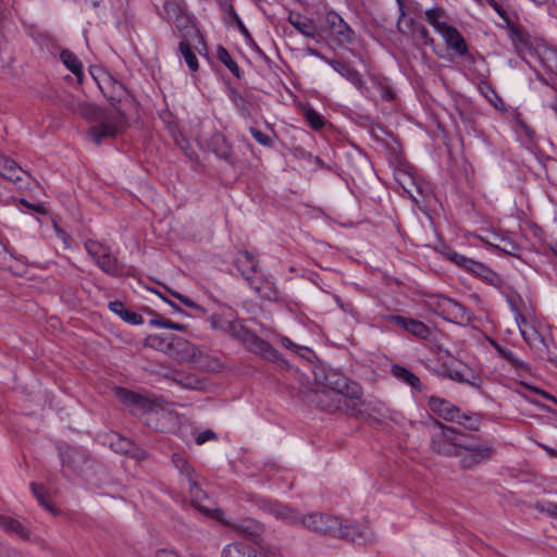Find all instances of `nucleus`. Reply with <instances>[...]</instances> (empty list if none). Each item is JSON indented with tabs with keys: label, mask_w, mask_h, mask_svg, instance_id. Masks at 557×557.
<instances>
[{
	"label": "nucleus",
	"mask_w": 557,
	"mask_h": 557,
	"mask_svg": "<svg viewBox=\"0 0 557 557\" xmlns=\"http://www.w3.org/2000/svg\"><path fill=\"white\" fill-rule=\"evenodd\" d=\"M113 92L108 99L113 110H102L95 106H79L85 117L95 123L89 133L96 144L102 138L115 137L126 127L127 121L121 108V102L127 97V91L122 83L113 82Z\"/></svg>",
	"instance_id": "nucleus-1"
},
{
	"label": "nucleus",
	"mask_w": 557,
	"mask_h": 557,
	"mask_svg": "<svg viewBox=\"0 0 557 557\" xmlns=\"http://www.w3.org/2000/svg\"><path fill=\"white\" fill-rule=\"evenodd\" d=\"M281 520L288 523H300L312 532L346 539L352 542L362 539L363 535L357 525H343L337 517L322 512H311L301 516L288 507H281Z\"/></svg>",
	"instance_id": "nucleus-2"
},
{
	"label": "nucleus",
	"mask_w": 557,
	"mask_h": 557,
	"mask_svg": "<svg viewBox=\"0 0 557 557\" xmlns=\"http://www.w3.org/2000/svg\"><path fill=\"white\" fill-rule=\"evenodd\" d=\"M302 375L298 377L299 386L293 385L294 389H297L298 394L304 397L305 400L314 404L322 410L334 412V411H344V412H352L357 410L358 405L350 403L348 399L341 396L338 393H335L325 387L321 389H309L305 386L302 382Z\"/></svg>",
	"instance_id": "nucleus-3"
},
{
	"label": "nucleus",
	"mask_w": 557,
	"mask_h": 557,
	"mask_svg": "<svg viewBox=\"0 0 557 557\" xmlns=\"http://www.w3.org/2000/svg\"><path fill=\"white\" fill-rule=\"evenodd\" d=\"M494 447L491 442L466 433L459 451V467L465 470L472 469L492 458Z\"/></svg>",
	"instance_id": "nucleus-4"
},
{
	"label": "nucleus",
	"mask_w": 557,
	"mask_h": 557,
	"mask_svg": "<svg viewBox=\"0 0 557 557\" xmlns=\"http://www.w3.org/2000/svg\"><path fill=\"white\" fill-rule=\"evenodd\" d=\"M466 433L457 428L434 421L431 434V450L440 456L456 457Z\"/></svg>",
	"instance_id": "nucleus-5"
},
{
	"label": "nucleus",
	"mask_w": 557,
	"mask_h": 557,
	"mask_svg": "<svg viewBox=\"0 0 557 557\" xmlns=\"http://www.w3.org/2000/svg\"><path fill=\"white\" fill-rule=\"evenodd\" d=\"M355 32L335 12H327L319 23V41L327 38L343 47L354 42Z\"/></svg>",
	"instance_id": "nucleus-6"
},
{
	"label": "nucleus",
	"mask_w": 557,
	"mask_h": 557,
	"mask_svg": "<svg viewBox=\"0 0 557 557\" xmlns=\"http://www.w3.org/2000/svg\"><path fill=\"white\" fill-rule=\"evenodd\" d=\"M322 384L323 387L338 393L350 403L359 406V400L362 395L360 386L341 372L333 369L325 371L322 377Z\"/></svg>",
	"instance_id": "nucleus-7"
},
{
	"label": "nucleus",
	"mask_w": 557,
	"mask_h": 557,
	"mask_svg": "<svg viewBox=\"0 0 557 557\" xmlns=\"http://www.w3.org/2000/svg\"><path fill=\"white\" fill-rule=\"evenodd\" d=\"M85 248L88 255L103 272L112 276H120L124 273L123 265L111 253L109 247L97 240L89 239L85 242Z\"/></svg>",
	"instance_id": "nucleus-8"
},
{
	"label": "nucleus",
	"mask_w": 557,
	"mask_h": 557,
	"mask_svg": "<svg viewBox=\"0 0 557 557\" xmlns=\"http://www.w3.org/2000/svg\"><path fill=\"white\" fill-rule=\"evenodd\" d=\"M231 331L235 338L243 343L251 351L262 356L268 360L276 359V351L270 344L259 338L256 334L251 333L244 325L238 323L231 324Z\"/></svg>",
	"instance_id": "nucleus-9"
},
{
	"label": "nucleus",
	"mask_w": 557,
	"mask_h": 557,
	"mask_svg": "<svg viewBox=\"0 0 557 557\" xmlns=\"http://www.w3.org/2000/svg\"><path fill=\"white\" fill-rule=\"evenodd\" d=\"M188 490L190 494V503L194 508L203 513L205 516L214 519L219 522H223L224 512L220 508L210 506V499L207 494L201 490L195 479L194 471L188 472Z\"/></svg>",
	"instance_id": "nucleus-10"
},
{
	"label": "nucleus",
	"mask_w": 557,
	"mask_h": 557,
	"mask_svg": "<svg viewBox=\"0 0 557 557\" xmlns=\"http://www.w3.org/2000/svg\"><path fill=\"white\" fill-rule=\"evenodd\" d=\"M434 311L445 320L457 324H465L471 321L469 310L463 305L448 297H438L435 302Z\"/></svg>",
	"instance_id": "nucleus-11"
},
{
	"label": "nucleus",
	"mask_w": 557,
	"mask_h": 557,
	"mask_svg": "<svg viewBox=\"0 0 557 557\" xmlns=\"http://www.w3.org/2000/svg\"><path fill=\"white\" fill-rule=\"evenodd\" d=\"M516 321L523 339L535 351V354L542 359H550L548 345L537 330L530 325L520 314L517 315Z\"/></svg>",
	"instance_id": "nucleus-12"
},
{
	"label": "nucleus",
	"mask_w": 557,
	"mask_h": 557,
	"mask_svg": "<svg viewBox=\"0 0 557 557\" xmlns=\"http://www.w3.org/2000/svg\"><path fill=\"white\" fill-rule=\"evenodd\" d=\"M443 376L449 377L453 381H456L458 383H467L473 387L480 388L482 385V379L481 376L475 373L472 369H470L468 366L457 362L451 364H444L443 366Z\"/></svg>",
	"instance_id": "nucleus-13"
},
{
	"label": "nucleus",
	"mask_w": 557,
	"mask_h": 557,
	"mask_svg": "<svg viewBox=\"0 0 557 557\" xmlns=\"http://www.w3.org/2000/svg\"><path fill=\"white\" fill-rule=\"evenodd\" d=\"M199 350L183 337L170 335L166 356L180 362H193L198 358Z\"/></svg>",
	"instance_id": "nucleus-14"
},
{
	"label": "nucleus",
	"mask_w": 557,
	"mask_h": 557,
	"mask_svg": "<svg viewBox=\"0 0 557 557\" xmlns=\"http://www.w3.org/2000/svg\"><path fill=\"white\" fill-rule=\"evenodd\" d=\"M222 524L227 525L237 535L243 536L251 542H255L258 546L259 543H264L260 536L264 532V527L260 522L252 519H244L236 522H228L223 519Z\"/></svg>",
	"instance_id": "nucleus-15"
},
{
	"label": "nucleus",
	"mask_w": 557,
	"mask_h": 557,
	"mask_svg": "<svg viewBox=\"0 0 557 557\" xmlns=\"http://www.w3.org/2000/svg\"><path fill=\"white\" fill-rule=\"evenodd\" d=\"M235 264L242 275L246 281L253 287L256 290L260 292L263 286H259L256 284L253 280V275L257 272V261L255 257L248 251H239L235 259Z\"/></svg>",
	"instance_id": "nucleus-16"
},
{
	"label": "nucleus",
	"mask_w": 557,
	"mask_h": 557,
	"mask_svg": "<svg viewBox=\"0 0 557 557\" xmlns=\"http://www.w3.org/2000/svg\"><path fill=\"white\" fill-rule=\"evenodd\" d=\"M429 407L433 412L447 421H455L460 418L459 409L443 398L430 397Z\"/></svg>",
	"instance_id": "nucleus-17"
},
{
	"label": "nucleus",
	"mask_w": 557,
	"mask_h": 557,
	"mask_svg": "<svg viewBox=\"0 0 557 557\" xmlns=\"http://www.w3.org/2000/svg\"><path fill=\"white\" fill-rule=\"evenodd\" d=\"M441 35L444 38L447 47L455 51L458 55L468 54V45L463 36L456 27L449 25L448 27H445Z\"/></svg>",
	"instance_id": "nucleus-18"
},
{
	"label": "nucleus",
	"mask_w": 557,
	"mask_h": 557,
	"mask_svg": "<svg viewBox=\"0 0 557 557\" xmlns=\"http://www.w3.org/2000/svg\"><path fill=\"white\" fill-rule=\"evenodd\" d=\"M0 529L7 533H13L24 541H30L29 529L12 516L0 513Z\"/></svg>",
	"instance_id": "nucleus-19"
},
{
	"label": "nucleus",
	"mask_w": 557,
	"mask_h": 557,
	"mask_svg": "<svg viewBox=\"0 0 557 557\" xmlns=\"http://www.w3.org/2000/svg\"><path fill=\"white\" fill-rule=\"evenodd\" d=\"M288 20L299 33L319 42V25H315L310 18L300 14L290 13Z\"/></svg>",
	"instance_id": "nucleus-20"
},
{
	"label": "nucleus",
	"mask_w": 557,
	"mask_h": 557,
	"mask_svg": "<svg viewBox=\"0 0 557 557\" xmlns=\"http://www.w3.org/2000/svg\"><path fill=\"white\" fill-rule=\"evenodd\" d=\"M0 173L7 180L12 182L22 181V176L26 172L12 159H9L0 153Z\"/></svg>",
	"instance_id": "nucleus-21"
},
{
	"label": "nucleus",
	"mask_w": 557,
	"mask_h": 557,
	"mask_svg": "<svg viewBox=\"0 0 557 557\" xmlns=\"http://www.w3.org/2000/svg\"><path fill=\"white\" fill-rule=\"evenodd\" d=\"M257 549L242 543L233 542L225 545L221 552V557H256Z\"/></svg>",
	"instance_id": "nucleus-22"
},
{
	"label": "nucleus",
	"mask_w": 557,
	"mask_h": 557,
	"mask_svg": "<svg viewBox=\"0 0 557 557\" xmlns=\"http://www.w3.org/2000/svg\"><path fill=\"white\" fill-rule=\"evenodd\" d=\"M391 372L397 380L410 385L412 388L417 391L422 389L420 379L409 369L399 364H394L391 369Z\"/></svg>",
	"instance_id": "nucleus-23"
},
{
	"label": "nucleus",
	"mask_w": 557,
	"mask_h": 557,
	"mask_svg": "<svg viewBox=\"0 0 557 557\" xmlns=\"http://www.w3.org/2000/svg\"><path fill=\"white\" fill-rule=\"evenodd\" d=\"M115 395L121 401H123V404H125L127 407L132 409H145L147 406V400L145 398L133 392L127 391L126 388H115Z\"/></svg>",
	"instance_id": "nucleus-24"
},
{
	"label": "nucleus",
	"mask_w": 557,
	"mask_h": 557,
	"mask_svg": "<svg viewBox=\"0 0 557 557\" xmlns=\"http://www.w3.org/2000/svg\"><path fill=\"white\" fill-rule=\"evenodd\" d=\"M115 395L121 401H123V404H125L127 407L132 409H145L147 406V400L145 398L133 392L127 391L126 388H115Z\"/></svg>",
	"instance_id": "nucleus-25"
},
{
	"label": "nucleus",
	"mask_w": 557,
	"mask_h": 557,
	"mask_svg": "<svg viewBox=\"0 0 557 557\" xmlns=\"http://www.w3.org/2000/svg\"><path fill=\"white\" fill-rule=\"evenodd\" d=\"M109 308L112 312L129 324L138 325L143 323V317L136 312L129 311L121 301H111Z\"/></svg>",
	"instance_id": "nucleus-26"
},
{
	"label": "nucleus",
	"mask_w": 557,
	"mask_h": 557,
	"mask_svg": "<svg viewBox=\"0 0 557 557\" xmlns=\"http://www.w3.org/2000/svg\"><path fill=\"white\" fill-rule=\"evenodd\" d=\"M209 148L216 156H219L220 158H222L224 160H228L231 158V154H232L231 147L227 144L224 135H222L221 133H215L212 135L210 143H209Z\"/></svg>",
	"instance_id": "nucleus-27"
},
{
	"label": "nucleus",
	"mask_w": 557,
	"mask_h": 557,
	"mask_svg": "<svg viewBox=\"0 0 557 557\" xmlns=\"http://www.w3.org/2000/svg\"><path fill=\"white\" fill-rule=\"evenodd\" d=\"M426 22L434 27V29L442 34L445 27L449 25L443 21L445 17V11L441 8H432L424 12Z\"/></svg>",
	"instance_id": "nucleus-28"
},
{
	"label": "nucleus",
	"mask_w": 557,
	"mask_h": 557,
	"mask_svg": "<svg viewBox=\"0 0 557 557\" xmlns=\"http://www.w3.org/2000/svg\"><path fill=\"white\" fill-rule=\"evenodd\" d=\"M61 59L64 65L78 78L82 81L83 77V65L78 58L69 50H63L61 52Z\"/></svg>",
	"instance_id": "nucleus-29"
},
{
	"label": "nucleus",
	"mask_w": 557,
	"mask_h": 557,
	"mask_svg": "<svg viewBox=\"0 0 557 557\" xmlns=\"http://www.w3.org/2000/svg\"><path fill=\"white\" fill-rule=\"evenodd\" d=\"M404 331L422 339L428 338L431 334L430 327L426 324L412 318H407Z\"/></svg>",
	"instance_id": "nucleus-30"
},
{
	"label": "nucleus",
	"mask_w": 557,
	"mask_h": 557,
	"mask_svg": "<svg viewBox=\"0 0 557 557\" xmlns=\"http://www.w3.org/2000/svg\"><path fill=\"white\" fill-rule=\"evenodd\" d=\"M170 335H149L145 339V346L168 354Z\"/></svg>",
	"instance_id": "nucleus-31"
},
{
	"label": "nucleus",
	"mask_w": 557,
	"mask_h": 557,
	"mask_svg": "<svg viewBox=\"0 0 557 557\" xmlns=\"http://www.w3.org/2000/svg\"><path fill=\"white\" fill-rule=\"evenodd\" d=\"M336 72L343 77H345L347 81H349L356 87L360 88L362 86V77L360 73L356 69L350 66L348 63L344 62L341 69L337 70Z\"/></svg>",
	"instance_id": "nucleus-32"
},
{
	"label": "nucleus",
	"mask_w": 557,
	"mask_h": 557,
	"mask_svg": "<svg viewBox=\"0 0 557 557\" xmlns=\"http://www.w3.org/2000/svg\"><path fill=\"white\" fill-rule=\"evenodd\" d=\"M216 58L237 77L239 78L240 77V71H239V67L237 65V63L235 61H233V59L231 58L230 53L227 52V50L222 47V46H219L218 47V51H216Z\"/></svg>",
	"instance_id": "nucleus-33"
},
{
	"label": "nucleus",
	"mask_w": 557,
	"mask_h": 557,
	"mask_svg": "<svg viewBox=\"0 0 557 557\" xmlns=\"http://www.w3.org/2000/svg\"><path fill=\"white\" fill-rule=\"evenodd\" d=\"M180 51L190 71L196 72L198 70V60L195 53L191 51L190 45L186 40H182L180 42Z\"/></svg>",
	"instance_id": "nucleus-34"
},
{
	"label": "nucleus",
	"mask_w": 557,
	"mask_h": 557,
	"mask_svg": "<svg viewBox=\"0 0 557 557\" xmlns=\"http://www.w3.org/2000/svg\"><path fill=\"white\" fill-rule=\"evenodd\" d=\"M466 270L476 274L478 276H482L486 280H492L495 276V273L491 271L487 267H485L481 262H476L472 259L469 260Z\"/></svg>",
	"instance_id": "nucleus-35"
},
{
	"label": "nucleus",
	"mask_w": 557,
	"mask_h": 557,
	"mask_svg": "<svg viewBox=\"0 0 557 557\" xmlns=\"http://www.w3.org/2000/svg\"><path fill=\"white\" fill-rule=\"evenodd\" d=\"M304 116L314 131L321 129L325 124L324 117L311 108L305 109Z\"/></svg>",
	"instance_id": "nucleus-36"
},
{
	"label": "nucleus",
	"mask_w": 557,
	"mask_h": 557,
	"mask_svg": "<svg viewBox=\"0 0 557 557\" xmlns=\"http://www.w3.org/2000/svg\"><path fill=\"white\" fill-rule=\"evenodd\" d=\"M30 488L35 495V497L38 499L39 504L46 508L48 511L54 513V507L52 504L47 499L44 487L35 482L30 483Z\"/></svg>",
	"instance_id": "nucleus-37"
},
{
	"label": "nucleus",
	"mask_w": 557,
	"mask_h": 557,
	"mask_svg": "<svg viewBox=\"0 0 557 557\" xmlns=\"http://www.w3.org/2000/svg\"><path fill=\"white\" fill-rule=\"evenodd\" d=\"M281 345L284 346L292 354L297 355L301 358H306V355L310 354V350L306 346L295 344L287 337L281 336Z\"/></svg>",
	"instance_id": "nucleus-38"
},
{
	"label": "nucleus",
	"mask_w": 557,
	"mask_h": 557,
	"mask_svg": "<svg viewBox=\"0 0 557 557\" xmlns=\"http://www.w3.org/2000/svg\"><path fill=\"white\" fill-rule=\"evenodd\" d=\"M492 345L494 346V348L496 349V351L498 352L499 357H502L503 359L507 360L509 363H511L513 367H524L523 366V362L520 361L515 355L512 351H510L509 349L500 346L499 344H497L496 342H492Z\"/></svg>",
	"instance_id": "nucleus-39"
},
{
	"label": "nucleus",
	"mask_w": 557,
	"mask_h": 557,
	"mask_svg": "<svg viewBox=\"0 0 557 557\" xmlns=\"http://www.w3.org/2000/svg\"><path fill=\"white\" fill-rule=\"evenodd\" d=\"M413 35L425 46L432 47L434 45V39L431 37L429 30L423 25H416L413 27Z\"/></svg>",
	"instance_id": "nucleus-40"
},
{
	"label": "nucleus",
	"mask_w": 557,
	"mask_h": 557,
	"mask_svg": "<svg viewBox=\"0 0 557 557\" xmlns=\"http://www.w3.org/2000/svg\"><path fill=\"white\" fill-rule=\"evenodd\" d=\"M172 461L174 466L186 475V479L188 480V472L194 471L190 467L188 461L183 455H180L177 453L172 455Z\"/></svg>",
	"instance_id": "nucleus-41"
},
{
	"label": "nucleus",
	"mask_w": 557,
	"mask_h": 557,
	"mask_svg": "<svg viewBox=\"0 0 557 557\" xmlns=\"http://www.w3.org/2000/svg\"><path fill=\"white\" fill-rule=\"evenodd\" d=\"M446 257L448 260L453 261L454 263H456L458 267H461V268H465L467 267L468 262H469V258L456 252V251H448L446 253Z\"/></svg>",
	"instance_id": "nucleus-42"
},
{
	"label": "nucleus",
	"mask_w": 557,
	"mask_h": 557,
	"mask_svg": "<svg viewBox=\"0 0 557 557\" xmlns=\"http://www.w3.org/2000/svg\"><path fill=\"white\" fill-rule=\"evenodd\" d=\"M165 290L171 294L173 297L177 298L181 302H183L185 306L189 307V308H198V305L191 300L190 298L175 292V290H172L171 288L164 286Z\"/></svg>",
	"instance_id": "nucleus-43"
},
{
	"label": "nucleus",
	"mask_w": 557,
	"mask_h": 557,
	"mask_svg": "<svg viewBox=\"0 0 557 557\" xmlns=\"http://www.w3.org/2000/svg\"><path fill=\"white\" fill-rule=\"evenodd\" d=\"M384 321L396 325L397 327L404 330L406 325L407 318L403 315L388 314L383 317Z\"/></svg>",
	"instance_id": "nucleus-44"
},
{
	"label": "nucleus",
	"mask_w": 557,
	"mask_h": 557,
	"mask_svg": "<svg viewBox=\"0 0 557 557\" xmlns=\"http://www.w3.org/2000/svg\"><path fill=\"white\" fill-rule=\"evenodd\" d=\"M66 107L72 110V112L76 113V114H81L85 117V113L79 110V106H90L89 103L87 102H84V101H81L78 99H75V98H70L69 101H66Z\"/></svg>",
	"instance_id": "nucleus-45"
},
{
	"label": "nucleus",
	"mask_w": 557,
	"mask_h": 557,
	"mask_svg": "<svg viewBox=\"0 0 557 557\" xmlns=\"http://www.w3.org/2000/svg\"><path fill=\"white\" fill-rule=\"evenodd\" d=\"M250 133L253 136V138L260 144L264 146H270L272 144V139L268 135L263 134L261 131L255 127H250Z\"/></svg>",
	"instance_id": "nucleus-46"
},
{
	"label": "nucleus",
	"mask_w": 557,
	"mask_h": 557,
	"mask_svg": "<svg viewBox=\"0 0 557 557\" xmlns=\"http://www.w3.org/2000/svg\"><path fill=\"white\" fill-rule=\"evenodd\" d=\"M20 202L25 208L30 209L39 214L46 215L48 213L47 208L42 203H30L26 199H21Z\"/></svg>",
	"instance_id": "nucleus-47"
},
{
	"label": "nucleus",
	"mask_w": 557,
	"mask_h": 557,
	"mask_svg": "<svg viewBox=\"0 0 557 557\" xmlns=\"http://www.w3.org/2000/svg\"><path fill=\"white\" fill-rule=\"evenodd\" d=\"M216 438V435L215 433L212 431V430H206L201 433H199L196 437V443L198 445H202L205 444L206 442L208 441H212V440H215Z\"/></svg>",
	"instance_id": "nucleus-48"
},
{
	"label": "nucleus",
	"mask_w": 557,
	"mask_h": 557,
	"mask_svg": "<svg viewBox=\"0 0 557 557\" xmlns=\"http://www.w3.org/2000/svg\"><path fill=\"white\" fill-rule=\"evenodd\" d=\"M256 557H275V552L265 543H259Z\"/></svg>",
	"instance_id": "nucleus-49"
},
{
	"label": "nucleus",
	"mask_w": 557,
	"mask_h": 557,
	"mask_svg": "<svg viewBox=\"0 0 557 557\" xmlns=\"http://www.w3.org/2000/svg\"><path fill=\"white\" fill-rule=\"evenodd\" d=\"M541 510L547 512L550 517H557V504L546 503L541 505Z\"/></svg>",
	"instance_id": "nucleus-50"
},
{
	"label": "nucleus",
	"mask_w": 557,
	"mask_h": 557,
	"mask_svg": "<svg viewBox=\"0 0 557 557\" xmlns=\"http://www.w3.org/2000/svg\"><path fill=\"white\" fill-rule=\"evenodd\" d=\"M488 4L497 12V14L505 21H508L506 11L495 0H487Z\"/></svg>",
	"instance_id": "nucleus-51"
},
{
	"label": "nucleus",
	"mask_w": 557,
	"mask_h": 557,
	"mask_svg": "<svg viewBox=\"0 0 557 557\" xmlns=\"http://www.w3.org/2000/svg\"><path fill=\"white\" fill-rule=\"evenodd\" d=\"M162 326L166 327V329H171V330H176V331H185L187 327L184 324L175 323V322H172L171 320H164L162 322Z\"/></svg>",
	"instance_id": "nucleus-52"
},
{
	"label": "nucleus",
	"mask_w": 557,
	"mask_h": 557,
	"mask_svg": "<svg viewBox=\"0 0 557 557\" xmlns=\"http://www.w3.org/2000/svg\"><path fill=\"white\" fill-rule=\"evenodd\" d=\"M161 299H163L166 304H169L172 309L176 312H180V313H183V310L173 301L169 300L168 298H165L161 293L159 292H154Z\"/></svg>",
	"instance_id": "nucleus-53"
},
{
	"label": "nucleus",
	"mask_w": 557,
	"mask_h": 557,
	"mask_svg": "<svg viewBox=\"0 0 557 557\" xmlns=\"http://www.w3.org/2000/svg\"><path fill=\"white\" fill-rule=\"evenodd\" d=\"M322 59L327 63L330 64L334 71H337L341 69V66L344 64V62H341V61H337V60H333V59H327L326 57H322Z\"/></svg>",
	"instance_id": "nucleus-54"
},
{
	"label": "nucleus",
	"mask_w": 557,
	"mask_h": 557,
	"mask_svg": "<svg viewBox=\"0 0 557 557\" xmlns=\"http://www.w3.org/2000/svg\"><path fill=\"white\" fill-rule=\"evenodd\" d=\"M322 59L327 63L330 64L334 71H337L341 69V66L344 64V62H341V61H337V60H333V59H327L326 57H322Z\"/></svg>",
	"instance_id": "nucleus-55"
},
{
	"label": "nucleus",
	"mask_w": 557,
	"mask_h": 557,
	"mask_svg": "<svg viewBox=\"0 0 557 557\" xmlns=\"http://www.w3.org/2000/svg\"><path fill=\"white\" fill-rule=\"evenodd\" d=\"M156 557H180V556L171 550L160 549L157 552Z\"/></svg>",
	"instance_id": "nucleus-56"
},
{
	"label": "nucleus",
	"mask_w": 557,
	"mask_h": 557,
	"mask_svg": "<svg viewBox=\"0 0 557 557\" xmlns=\"http://www.w3.org/2000/svg\"><path fill=\"white\" fill-rule=\"evenodd\" d=\"M382 98L392 100L394 98V92L387 87H382Z\"/></svg>",
	"instance_id": "nucleus-57"
},
{
	"label": "nucleus",
	"mask_w": 557,
	"mask_h": 557,
	"mask_svg": "<svg viewBox=\"0 0 557 557\" xmlns=\"http://www.w3.org/2000/svg\"><path fill=\"white\" fill-rule=\"evenodd\" d=\"M236 22H237V25L239 27V29L242 30L243 34H245L246 36H248V30L247 28L244 26V24L242 23V21L238 18V16H236Z\"/></svg>",
	"instance_id": "nucleus-58"
},
{
	"label": "nucleus",
	"mask_w": 557,
	"mask_h": 557,
	"mask_svg": "<svg viewBox=\"0 0 557 557\" xmlns=\"http://www.w3.org/2000/svg\"><path fill=\"white\" fill-rule=\"evenodd\" d=\"M536 392H537L539 394H541L544 398H546V399H550V400H553V401L557 403L556 398H555L554 396H552V395L547 394L546 392H544V391H539V389H536Z\"/></svg>",
	"instance_id": "nucleus-59"
},
{
	"label": "nucleus",
	"mask_w": 557,
	"mask_h": 557,
	"mask_svg": "<svg viewBox=\"0 0 557 557\" xmlns=\"http://www.w3.org/2000/svg\"><path fill=\"white\" fill-rule=\"evenodd\" d=\"M3 22H4V13H3V11L0 9V33L2 32L3 26H4Z\"/></svg>",
	"instance_id": "nucleus-60"
},
{
	"label": "nucleus",
	"mask_w": 557,
	"mask_h": 557,
	"mask_svg": "<svg viewBox=\"0 0 557 557\" xmlns=\"http://www.w3.org/2000/svg\"><path fill=\"white\" fill-rule=\"evenodd\" d=\"M164 320H165V319H153V320H151V324L162 326V322H163Z\"/></svg>",
	"instance_id": "nucleus-61"
},
{
	"label": "nucleus",
	"mask_w": 557,
	"mask_h": 557,
	"mask_svg": "<svg viewBox=\"0 0 557 557\" xmlns=\"http://www.w3.org/2000/svg\"><path fill=\"white\" fill-rule=\"evenodd\" d=\"M308 51H309V53H310V54H312V55H317V57H320L321 59H322V57H323L319 51H317V50H314V49H311V48H310V49H308Z\"/></svg>",
	"instance_id": "nucleus-62"
},
{
	"label": "nucleus",
	"mask_w": 557,
	"mask_h": 557,
	"mask_svg": "<svg viewBox=\"0 0 557 557\" xmlns=\"http://www.w3.org/2000/svg\"><path fill=\"white\" fill-rule=\"evenodd\" d=\"M181 148H182V150L185 152V154H186L188 158H190V159H191V154H193L194 152L191 151V153H189V151H188L187 147L181 146Z\"/></svg>",
	"instance_id": "nucleus-63"
},
{
	"label": "nucleus",
	"mask_w": 557,
	"mask_h": 557,
	"mask_svg": "<svg viewBox=\"0 0 557 557\" xmlns=\"http://www.w3.org/2000/svg\"><path fill=\"white\" fill-rule=\"evenodd\" d=\"M550 108L557 114V99L554 103H552Z\"/></svg>",
	"instance_id": "nucleus-64"
}]
</instances>
